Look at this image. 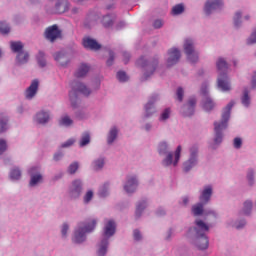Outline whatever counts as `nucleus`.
I'll use <instances>...</instances> for the list:
<instances>
[{
    "label": "nucleus",
    "instance_id": "nucleus-1",
    "mask_svg": "<svg viewBox=\"0 0 256 256\" xmlns=\"http://www.w3.org/2000/svg\"><path fill=\"white\" fill-rule=\"evenodd\" d=\"M196 227L189 230L190 233L194 234V244L201 251L209 247V238H207V233H209V225L203 222V220L195 221Z\"/></svg>",
    "mask_w": 256,
    "mask_h": 256
},
{
    "label": "nucleus",
    "instance_id": "nucleus-2",
    "mask_svg": "<svg viewBox=\"0 0 256 256\" xmlns=\"http://www.w3.org/2000/svg\"><path fill=\"white\" fill-rule=\"evenodd\" d=\"M233 105H235V102L231 101L225 108L222 113V120L220 123L214 122V131L216 133L214 143L216 145H219L223 141V131L224 129H227V123L229 122V118L231 117V109H233Z\"/></svg>",
    "mask_w": 256,
    "mask_h": 256
},
{
    "label": "nucleus",
    "instance_id": "nucleus-3",
    "mask_svg": "<svg viewBox=\"0 0 256 256\" xmlns=\"http://www.w3.org/2000/svg\"><path fill=\"white\" fill-rule=\"evenodd\" d=\"M216 67L220 73L217 80L218 88L221 89V91H231V84L229 83V77H227V69H229L227 61L223 58H219Z\"/></svg>",
    "mask_w": 256,
    "mask_h": 256
},
{
    "label": "nucleus",
    "instance_id": "nucleus-4",
    "mask_svg": "<svg viewBox=\"0 0 256 256\" xmlns=\"http://www.w3.org/2000/svg\"><path fill=\"white\" fill-rule=\"evenodd\" d=\"M117 229V225L115 221L109 220L104 227V239H102L100 243V247L98 249V256L107 255V247H109V237H113L115 235V231Z\"/></svg>",
    "mask_w": 256,
    "mask_h": 256
},
{
    "label": "nucleus",
    "instance_id": "nucleus-5",
    "mask_svg": "<svg viewBox=\"0 0 256 256\" xmlns=\"http://www.w3.org/2000/svg\"><path fill=\"white\" fill-rule=\"evenodd\" d=\"M96 226L97 220L95 219H89L85 223H80L74 234V243H83L85 241V233H91Z\"/></svg>",
    "mask_w": 256,
    "mask_h": 256
},
{
    "label": "nucleus",
    "instance_id": "nucleus-6",
    "mask_svg": "<svg viewBox=\"0 0 256 256\" xmlns=\"http://www.w3.org/2000/svg\"><path fill=\"white\" fill-rule=\"evenodd\" d=\"M23 43L20 41L17 42H10V48L13 53H17L16 61L19 65H25L27 61H29V53L23 51Z\"/></svg>",
    "mask_w": 256,
    "mask_h": 256
},
{
    "label": "nucleus",
    "instance_id": "nucleus-7",
    "mask_svg": "<svg viewBox=\"0 0 256 256\" xmlns=\"http://www.w3.org/2000/svg\"><path fill=\"white\" fill-rule=\"evenodd\" d=\"M72 89L73 90L69 94L72 107H77V96H75L77 92L82 93V95H85L86 97H89V95H91V90H89V88H87V86H85L81 82L73 84Z\"/></svg>",
    "mask_w": 256,
    "mask_h": 256
},
{
    "label": "nucleus",
    "instance_id": "nucleus-8",
    "mask_svg": "<svg viewBox=\"0 0 256 256\" xmlns=\"http://www.w3.org/2000/svg\"><path fill=\"white\" fill-rule=\"evenodd\" d=\"M199 155V147L194 145L190 148V158L184 162V171L187 173L197 165V157Z\"/></svg>",
    "mask_w": 256,
    "mask_h": 256
},
{
    "label": "nucleus",
    "instance_id": "nucleus-9",
    "mask_svg": "<svg viewBox=\"0 0 256 256\" xmlns=\"http://www.w3.org/2000/svg\"><path fill=\"white\" fill-rule=\"evenodd\" d=\"M184 51L190 63H197L199 61V55L195 52V48H193V40L187 39L185 41Z\"/></svg>",
    "mask_w": 256,
    "mask_h": 256
},
{
    "label": "nucleus",
    "instance_id": "nucleus-10",
    "mask_svg": "<svg viewBox=\"0 0 256 256\" xmlns=\"http://www.w3.org/2000/svg\"><path fill=\"white\" fill-rule=\"evenodd\" d=\"M181 146H178L174 153V161L173 154L169 153L166 158L163 160L164 167H169V165H174L176 167L177 163H179V159H181Z\"/></svg>",
    "mask_w": 256,
    "mask_h": 256
},
{
    "label": "nucleus",
    "instance_id": "nucleus-11",
    "mask_svg": "<svg viewBox=\"0 0 256 256\" xmlns=\"http://www.w3.org/2000/svg\"><path fill=\"white\" fill-rule=\"evenodd\" d=\"M223 7V0H207L204 11L206 15H211L213 11H217V9H221Z\"/></svg>",
    "mask_w": 256,
    "mask_h": 256
},
{
    "label": "nucleus",
    "instance_id": "nucleus-12",
    "mask_svg": "<svg viewBox=\"0 0 256 256\" xmlns=\"http://www.w3.org/2000/svg\"><path fill=\"white\" fill-rule=\"evenodd\" d=\"M45 37L48 41L53 43L55 40L61 37V30H59V27H57V25H53L46 29Z\"/></svg>",
    "mask_w": 256,
    "mask_h": 256
},
{
    "label": "nucleus",
    "instance_id": "nucleus-13",
    "mask_svg": "<svg viewBox=\"0 0 256 256\" xmlns=\"http://www.w3.org/2000/svg\"><path fill=\"white\" fill-rule=\"evenodd\" d=\"M83 191V184L81 180H74L69 188V195L72 199H77Z\"/></svg>",
    "mask_w": 256,
    "mask_h": 256
},
{
    "label": "nucleus",
    "instance_id": "nucleus-14",
    "mask_svg": "<svg viewBox=\"0 0 256 256\" xmlns=\"http://www.w3.org/2000/svg\"><path fill=\"white\" fill-rule=\"evenodd\" d=\"M168 59H167V65L168 67H173V65H177L179 63V60L181 59V52L176 49L172 48L168 52Z\"/></svg>",
    "mask_w": 256,
    "mask_h": 256
},
{
    "label": "nucleus",
    "instance_id": "nucleus-15",
    "mask_svg": "<svg viewBox=\"0 0 256 256\" xmlns=\"http://www.w3.org/2000/svg\"><path fill=\"white\" fill-rule=\"evenodd\" d=\"M39 91V80L35 79L31 82L30 86L24 92L26 99L31 100L37 95Z\"/></svg>",
    "mask_w": 256,
    "mask_h": 256
},
{
    "label": "nucleus",
    "instance_id": "nucleus-16",
    "mask_svg": "<svg viewBox=\"0 0 256 256\" xmlns=\"http://www.w3.org/2000/svg\"><path fill=\"white\" fill-rule=\"evenodd\" d=\"M197 104V100L195 98H190L187 104L184 106V117H191L193 113H195V105Z\"/></svg>",
    "mask_w": 256,
    "mask_h": 256
},
{
    "label": "nucleus",
    "instance_id": "nucleus-17",
    "mask_svg": "<svg viewBox=\"0 0 256 256\" xmlns=\"http://www.w3.org/2000/svg\"><path fill=\"white\" fill-rule=\"evenodd\" d=\"M211 195H213V188L206 186L200 195V203L207 205L211 201Z\"/></svg>",
    "mask_w": 256,
    "mask_h": 256
},
{
    "label": "nucleus",
    "instance_id": "nucleus-18",
    "mask_svg": "<svg viewBox=\"0 0 256 256\" xmlns=\"http://www.w3.org/2000/svg\"><path fill=\"white\" fill-rule=\"evenodd\" d=\"M83 47H85V49H90L91 51H99V49H101V44L91 38H84Z\"/></svg>",
    "mask_w": 256,
    "mask_h": 256
},
{
    "label": "nucleus",
    "instance_id": "nucleus-19",
    "mask_svg": "<svg viewBox=\"0 0 256 256\" xmlns=\"http://www.w3.org/2000/svg\"><path fill=\"white\" fill-rule=\"evenodd\" d=\"M137 178L135 177H129L127 179L126 185H124V190L126 193H134L135 189H137Z\"/></svg>",
    "mask_w": 256,
    "mask_h": 256
},
{
    "label": "nucleus",
    "instance_id": "nucleus-20",
    "mask_svg": "<svg viewBox=\"0 0 256 256\" xmlns=\"http://www.w3.org/2000/svg\"><path fill=\"white\" fill-rule=\"evenodd\" d=\"M36 121L40 125H45V123L49 122V112L40 111L36 114Z\"/></svg>",
    "mask_w": 256,
    "mask_h": 256
},
{
    "label": "nucleus",
    "instance_id": "nucleus-21",
    "mask_svg": "<svg viewBox=\"0 0 256 256\" xmlns=\"http://www.w3.org/2000/svg\"><path fill=\"white\" fill-rule=\"evenodd\" d=\"M68 9V2L67 0H58L55 4V11L56 13H65Z\"/></svg>",
    "mask_w": 256,
    "mask_h": 256
},
{
    "label": "nucleus",
    "instance_id": "nucleus-22",
    "mask_svg": "<svg viewBox=\"0 0 256 256\" xmlns=\"http://www.w3.org/2000/svg\"><path fill=\"white\" fill-rule=\"evenodd\" d=\"M89 66L87 64H82L75 73V77H85L89 73Z\"/></svg>",
    "mask_w": 256,
    "mask_h": 256
},
{
    "label": "nucleus",
    "instance_id": "nucleus-23",
    "mask_svg": "<svg viewBox=\"0 0 256 256\" xmlns=\"http://www.w3.org/2000/svg\"><path fill=\"white\" fill-rule=\"evenodd\" d=\"M203 109L205 111H212V109H215V102H213V99L206 97L203 100Z\"/></svg>",
    "mask_w": 256,
    "mask_h": 256
},
{
    "label": "nucleus",
    "instance_id": "nucleus-24",
    "mask_svg": "<svg viewBox=\"0 0 256 256\" xmlns=\"http://www.w3.org/2000/svg\"><path fill=\"white\" fill-rule=\"evenodd\" d=\"M117 133H119V131L117 130V127L111 128L107 138L109 145H111V143H113V141L117 139Z\"/></svg>",
    "mask_w": 256,
    "mask_h": 256
},
{
    "label": "nucleus",
    "instance_id": "nucleus-25",
    "mask_svg": "<svg viewBox=\"0 0 256 256\" xmlns=\"http://www.w3.org/2000/svg\"><path fill=\"white\" fill-rule=\"evenodd\" d=\"M205 204H203L202 202L194 205L192 207V213L193 215H195V217L199 216V215H203V207Z\"/></svg>",
    "mask_w": 256,
    "mask_h": 256
},
{
    "label": "nucleus",
    "instance_id": "nucleus-26",
    "mask_svg": "<svg viewBox=\"0 0 256 256\" xmlns=\"http://www.w3.org/2000/svg\"><path fill=\"white\" fill-rule=\"evenodd\" d=\"M241 101H242V105H244V107H249V105L251 104V98L249 97V90H247V89L244 90Z\"/></svg>",
    "mask_w": 256,
    "mask_h": 256
},
{
    "label": "nucleus",
    "instance_id": "nucleus-27",
    "mask_svg": "<svg viewBox=\"0 0 256 256\" xmlns=\"http://www.w3.org/2000/svg\"><path fill=\"white\" fill-rule=\"evenodd\" d=\"M89 143H91V136L89 133L85 132L80 140V147H85V145H89Z\"/></svg>",
    "mask_w": 256,
    "mask_h": 256
},
{
    "label": "nucleus",
    "instance_id": "nucleus-28",
    "mask_svg": "<svg viewBox=\"0 0 256 256\" xmlns=\"http://www.w3.org/2000/svg\"><path fill=\"white\" fill-rule=\"evenodd\" d=\"M185 11V6L183 4H177L172 8V15H181Z\"/></svg>",
    "mask_w": 256,
    "mask_h": 256
},
{
    "label": "nucleus",
    "instance_id": "nucleus-29",
    "mask_svg": "<svg viewBox=\"0 0 256 256\" xmlns=\"http://www.w3.org/2000/svg\"><path fill=\"white\" fill-rule=\"evenodd\" d=\"M10 179H13L14 181L21 179V170H19L18 168L11 170Z\"/></svg>",
    "mask_w": 256,
    "mask_h": 256
},
{
    "label": "nucleus",
    "instance_id": "nucleus-30",
    "mask_svg": "<svg viewBox=\"0 0 256 256\" xmlns=\"http://www.w3.org/2000/svg\"><path fill=\"white\" fill-rule=\"evenodd\" d=\"M42 179L43 176H41V174L32 175L30 180V186L35 187V185H37V183H40Z\"/></svg>",
    "mask_w": 256,
    "mask_h": 256
},
{
    "label": "nucleus",
    "instance_id": "nucleus-31",
    "mask_svg": "<svg viewBox=\"0 0 256 256\" xmlns=\"http://www.w3.org/2000/svg\"><path fill=\"white\" fill-rule=\"evenodd\" d=\"M146 117H150L151 115H153V112L155 111V107L153 106V102L149 101L146 106Z\"/></svg>",
    "mask_w": 256,
    "mask_h": 256
},
{
    "label": "nucleus",
    "instance_id": "nucleus-32",
    "mask_svg": "<svg viewBox=\"0 0 256 256\" xmlns=\"http://www.w3.org/2000/svg\"><path fill=\"white\" fill-rule=\"evenodd\" d=\"M37 61L40 67H45L47 65V62L45 61V53L40 51L37 56Z\"/></svg>",
    "mask_w": 256,
    "mask_h": 256
},
{
    "label": "nucleus",
    "instance_id": "nucleus-33",
    "mask_svg": "<svg viewBox=\"0 0 256 256\" xmlns=\"http://www.w3.org/2000/svg\"><path fill=\"white\" fill-rule=\"evenodd\" d=\"M93 165H94L93 167H94L95 171H99V169H103V167L105 165V160L103 158L95 160Z\"/></svg>",
    "mask_w": 256,
    "mask_h": 256
},
{
    "label": "nucleus",
    "instance_id": "nucleus-34",
    "mask_svg": "<svg viewBox=\"0 0 256 256\" xmlns=\"http://www.w3.org/2000/svg\"><path fill=\"white\" fill-rule=\"evenodd\" d=\"M147 207V202L143 201L139 203L136 207V217H141V213H143V209Z\"/></svg>",
    "mask_w": 256,
    "mask_h": 256
},
{
    "label": "nucleus",
    "instance_id": "nucleus-35",
    "mask_svg": "<svg viewBox=\"0 0 256 256\" xmlns=\"http://www.w3.org/2000/svg\"><path fill=\"white\" fill-rule=\"evenodd\" d=\"M7 117L1 116L0 117V133L7 131Z\"/></svg>",
    "mask_w": 256,
    "mask_h": 256
},
{
    "label": "nucleus",
    "instance_id": "nucleus-36",
    "mask_svg": "<svg viewBox=\"0 0 256 256\" xmlns=\"http://www.w3.org/2000/svg\"><path fill=\"white\" fill-rule=\"evenodd\" d=\"M11 28L9 25H7L5 22H0V33L2 35H7V33H10Z\"/></svg>",
    "mask_w": 256,
    "mask_h": 256
},
{
    "label": "nucleus",
    "instance_id": "nucleus-37",
    "mask_svg": "<svg viewBox=\"0 0 256 256\" xmlns=\"http://www.w3.org/2000/svg\"><path fill=\"white\" fill-rule=\"evenodd\" d=\"M251 209H253V202L246 201L244 203V208H243L244 215H249V213H251Z\"/></svg>",
    "mask_w": 256,
    "mask_h": 256
},
{
    "label": "nucleus",
    "instance_id": "nucleus-38",
    "mask_svg": "<svg viewBox=\"0 0 256 256\" xmlns=\"http://www.w3.org/2000/svg\"><path fill=\"white\" fill-rule=\"evenodd\" d=\"M60 125H64V127H69L73 125V120L69 116H64L60 120Z\"/></svg>",
    "mask_w": 256,
    "mask_h": 256
},
{
    "label": "nucleus",
    "instance_id": "nucleus-39",
    "mask_svg": "<svg viewBox=\"0 0 256 256\" xmlns=\"http://www.w3.org/2000/svg\"><path fill=\"white\" fill-rule=\"evenodd\" d=\"M102 23L104 27H111V25H113V20H111V16L107 15L103 17Z\"/></svg>",
    "mask_w": 256,
    "mask_h": 256
},
{
    "label": "nucleus",
    "instance_id": "nucleus-40",
    "mask_svg": "<svg viewBox=\"0 0 256 256\" xmlns=\"http://www.w3.org/2000/svg\"><path fill=\"white\" fill-rule=\"evenodd\" d=\"M77 169H79V163L74 162L72 164H70L69 168H68V172L73 175L75 173H77Z\"/></svg>",
    "mask_w": 256,
    "mask_h": 256
},
{
    "label": "nucleus",
    "instance_id": "nucleus-41",
    "mask_svg": "<svg viewBox=\"0 0 256 256\" xmlns=\"http://www.w3.org/2000/svg\"><path fill=\"white\" fill-rule=\"evenodd\" d=\"M117 79L118 81H121L122 83H125L129 78L127 77V74L123 71H119L117 73Z\"/></svg>",
    "mask_w": 256,
    "mask_h": 256
},
{
    "label": "nucleus",
    "instance_id": "nucleus-42",
    "mask_svg": "<svg viewBox=\"0 0 256 256\" xmlns=\"http://www.w3.org/2000/svg\"><path fill=\"white\" fill-rule=\"evenodd\" d=\"M167 143L166 142H161L159 144V148L158 151L160 153V155H165V153H167Z\"/></svg>",
    "mask_w": 256,
    "mask_h": 256
},
{
    "label": "nucleus",
    "instance_id": "nucleus-43",
    "mask_svg": "<svg viewBox=\"0 0 256 256\" xmlns=\"http://www.w3.org/2000/svg\"><path fill=\"white\" fill-rule=\"evenodd\" d=\"M54 59L55 61H58V63H60V65H65L63 64V59H65V55L61 52H58L56 54H54Z\"/></svg>",
    "mask_w": 256,
    "mask_h": 256
},
{
    "label": "nucleus",
    "instance_id": "nucleus-44",
    "mask_svg": "<svg viewBox=\"0 0 256 256\" xmlns=\"http://www.w3.org/2000/svg\"><path fill=\"white\" fill-rule=\"evenodd\" d=\"M255 43H256V29L252 32V34L250 35V37L247 40L248 45H253Z\"/></svg>",
    "mask_w": 256,
    "mask_h": 256
},
{
    "label": "nucleus",
    "instance_id": "nucleus-45",
    "mask_svg": "<svg viewBox=\"0 0 256 256\" xmlns=\"http://www.w3.org/2000/svg\"><path fill=\"white\" fill-rule=\"evenodd\" d=\"M7 151V142L3 139H0V155H3Z\"/></svg>",
    "mask_w": 256,
    "mask_h": 256
},
{
    "label": "nucleus",
    "instance_id": "nucleus-46",
    "mask_svg": "<svg viewBox=\"0 0 256 256\" xmlns=\"http://www.w3.org/2000/svg\"><path fill=\"white\" fill-rule=\"evenodd\" d=\"M241 12H236L235 16H234V25L235 27H239L241 25Z\"/></svg>",
    "mask_w": 256,
    "mask_h": 256
},
{
    "label": "nucleus",
    "instance_id": "nucleus-47",
    "mask_svg": "<svg viewBox=\"0 0 256 256\" xmlns=\"http://www.w3.org/2000/svg\"><path fill=\"white\" fill-rule=\"evenodd\" d=\"M107 189H109V184H104L100 189V197H107Z\"/></svg>",
    "mask_w": 256,
    "mask_h": 256
},
{
    "label": "nucleus",
    "instance_id": "nucleus-48",
    "mask_svg": "<svg viewBox=\"0 0 256 256\" xmlns=\"http://www.w3.org/2000/svg\"><path fill=\"white\" fill-rule=\"evenodd\" d=\"M113 61H115V53H113V51L109 52V58L106 62V64L108 65V67H111V65H113Z\"/></svg>",
    "mask_w": 256,
    "mask_h": 256
},
{
    "label": "nucleus",
    "instance_id": "nucleus-49",
    "mask_svg": "<svg viewBox=\"0 0 256 256\" xmlns=\"http://www.w3.org/2000/svg\"><path fill=\"white\" fill-rule=\"evenodd\" d=\"M93 199V191L89 190L85 195H84V203H89Z\"/></svg>",
    "mask_w": 256,
    "mask_h": 256
},
{
    "label": "nucleus",
    "instance_id": "nucleus-50",
    "mask_svg": "<svg viewBox=\"0 0 256 256\" xmlns=\"http://www.w3.org/2000/svg\"><path fill=\"white\" fill-rule=\"evenodd\" d=\"M170 113H171V111L169 110V108L165 109L160 117L161 121H165V120L169 119Z\"/></svg>",
    "mask_w": 256,
    "mask_h": 256
},
{
    "label": "nucleus",
    "instance_id": "nucleus-51",
    "mask_svg": "<svg viewBox=\"0 0 256 256\" xmlns=\"http://www.w3.org/2000/svg\"><path fill=\"white\" fill-rule=\"evenodd\" d=\"M241 145H243V141L241 140V138H235L234 139L235 149H241Z\"/></svg>",
    "mask_w": 256,
    "mask_h": 256
},
{
    "label": "nucleus",
    "instance_id": "nucleus-52",
    "mask_svg": "<svg viewBox=\"0 0 256 256\" xmlns=\"http://www.w3.org/2000/svg\"><path fill=\"white\" fill-rule=\"evenodd\" d=\"M176 94H177L178 101L180 102L183 101V95H184L183 88H178Z\"/></svg>",
    "mask_w": 256,
    "mask_h": 256
},
{
    "label": "nucleus",
    "instance_id": "nucleus-53",
    "mask_svg": "<svg viewBox=\"0 0 256 256\" xmlns=\"http://www.w3.org/2000/svg\"><path fill=\"white\" fill-rule=\"evenodd\" d=\"M153 27L154 29H161V27H163V20H155Z\"/></svg>",
    "mask_w": 256,
    "mask_h": 256
},
{
    "label": "nucleus",
    "instance_id": "nucleus-54",
    "mask_svg": "<svg viewBox=\"0 0 256 256\" xmlns=\"http://www.w3.org/2000/svg\"><path fill=\"white\" fill-rule=\"evenodd\" d=\"M137 65L139 67H147V60H145L144 57H141L138 61H137Z\"/></svg>",
    "mask_w": 256,
    "mask_h": 256
},
{
    "label": "nucleus",
    "instance_id": "nucleus-55",
    "mask_svg": "<svg viewBox=\"0 0 256 256\" xmlns=\"http://www.w3.org/2000/svg\"><path fill=\"white\" fill-rule=\"evenodd\" d=\"M67 231H69V225L63 224L62 230H61V233H62V236H63V237H66V236H67Z\"/></svg>",
    "mask_w": 256,
    "mask_h": 256
},
{
    "label": "nucleus",
    "instance_id": "nucleus-56",
    "mask_svg": "<svg viewBox=\"0 0 256 256\" xmlns=\"http://www.w3.org/2000/svg\"><path fill=\"white\" fill-rule=\"evenodd\" d=\"M73 143H75V140L69 139L68 141H66L65 143H63V144L61 145V147H62V148L71 147V145H73Z\"/></svg>",
    "mask_w": 256,
    "mask_h": 256
},
{
    "label": "nucleus",
    "instance_id": "nucleus-57",
    "mask_svg": "<svg viewBox=\"0 0 256 256\" xmlns=\"http://www.w3.org/2000/svg\"><path fill=\"white\" fill-rule=\"evenodd\" d=\"M129 59H131V55H129V53L124 52L123 53V62L125 63V65H127V63H129Z\"/></svg>",
    "mask_w": 256,
    "mask_h": 256
},
{
    "label": "nucleus",
    "instance_id": "nucleus-58",
    "mask_svg": "<svg viewBox=\"0 0 256 256\" xmlns=\"http://www.w3.org/2000/svg\"><path fill=\"white\" fill-rule=\"evenodd\" d=\"M133 236L135 241H141V232H139V230H134Z\"/></svg>",
    "mask_w": 256,
    "mask_h": 256
},
{
    "label": "nucleus",
    "instance_id": "nucleus-59",
    "mask_svg": "<svg viewBox=\"0 0 256 256\" xmlns=\"http://www.w3.org/2000/svg\"><path fill=\"white\" fill-rule=\"evenodd\" d=\"M156 65H157V61H154L153 64H148V69L151 71L150 75H153V71H155Z\"/></svg>",
    "mask_w": 256,
    "mask_h": 256
},
{
    "label": "nucleus",
    "instance_id": "nucleus-60",
    "mask_svg": "<svg viewBox=\"0 0 256 256\" xmlns=\"http://www.w3.org/2000/svg\"><path fill=\"white\" fill-rule=\"evenodd\" d=\"M61 159H63V153L59 152L54 154V161H60Z\"/></svg>",
    "mask_w": 256,
    "mask_h": 256
},
{
    "label": "nucleus",
    "instance_id": "nucleus-61",
    "mask_svg": "<svg viewBox=\"0 0 256 256\" xmlns=\"http://www.w3.org/2000/svg\"><path fill=\"white\" fill-rule=\"evenodd\" d=\"M247 179L250 183L253 182V170H250L247 175Z\"/></svg>",
    "mask_w": 256,
    "mask_h": 256
},
{
    "label": "nucleus",
    "instance_id": "nucleus-62",
    "mask_svg": "<svg viewBox=\"0 0 256 256\" xmlns=\"http://www.w3.org/2000/svg\"><path fill=\"white\" fill-rule=\"evenodd\" d=\"M252 87H253V89H255V87H256V73L254 74V76L252 78Z\"/></svg>",
    "mask_w": 256,
    "mask_h": 256
},
{
    "label": "nucleus",
    "instance_id": "nucleus-63",
    "mask_svg": "<svg viewBox=\"0 0 256 256\" xmlns=\"http://www.w3.org/2000/svg\"><path fill=\"white\" fill-rule=\"evenodd\" d=\"M187 203H189V198L184 197V198H183V204H184V205H187Z\"/></svg>",
    "mask_w": 256,
    "mask_h": 256
},
{
    "label": "nucleus",
    "instance_id": "nucleus-64",
    "mask_svg": "<svg viewBox=\"0 0 256 256\" xmlns=\"http://www.w3.org/2000/svg\"><path fill=\"white\" fill-rule=\"evenodd\" d=\"M34 171H37V168H31L30 171H29L30 175H33Z\"/></svg>",
    "mask_w": 256,
    "mask_h": 256
}]
</instances>
